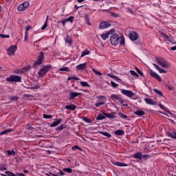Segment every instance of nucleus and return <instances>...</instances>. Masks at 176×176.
I'll return each instance as SVG.
<instances>
[{"instance_id": "obj_1", "label": "nucleus", "mask_w": 176, "mask_h": 176, "mask_svg": "<svg viewBox=\"0 0 176 176\" xmlns=\"http://www.w3.org/2000/svg\"><path fill=\"white\" fill-rule=\"evenodd\" d=\"M110 42L113 46H118L119 43L124 46V37H120L118 34H113L110 37Z\"/></svg>"}, {"instance_id": "obj_2", "label": "nucleus", "mask_w": 176, "mask_h": 176, "mask_svg": "<svg viewBox=\"0 0 176 176\" xmlns=\"http://www.w3.org/2000/svg\"><path fill=\"white\" fill-rule=\"evenodd\" d=\"M120 91L123 94V96L129 97V98H131V100H137L138 98L137 94H135V93L133 92L131 90L121 89Z\"/></svg>"}, {"instance_id": "obj_3", "label": "nucleus", "mask_w": 176, "mask_h": 176, "mask_svg": "<svg viewBox=\"0 0 176 176\" xmlns=\"http://www.w3.org/2000/svg\"><path fill=\"white\" fill-rule=\"evenodd\" d=\"M155 61L163 68H168L170 67V63L163 58H156Z\"/></svg>"}, {"instance_id": "obj_4", "label": "nucleus", "mask_w": 176, "mask_h": 176, "mask_svg": "<svg viewBox=\"0 0 176 176\" xmlns=\"http://www.w3.org/2000/svg\"><path fill=\"white\" fill-rule=\"evenodd\" d=\"M52 69V65H47L41 68L38 72V76L40 78L43 77V76L46 75L49 72V70Z\"/></svg>"}, {"instance_id": "obj_5", "label": "nucleus", "mask_w": 176, "mask_h": 176, "mask_svg": "<svg viewBox=\"0 0 176 176\" xmlns=\"http://www.w3.org/2000/svg\"><path fill=\"white\" fill-rule=\"evenodd\" d=\"M110 98L111 100H112V101H118L120 104H124V100H123V98H122V97L119 94H111Z\"/></svg>"}, {"instance_id": "obj_6", "label": "nucleus", "mask_w": 176, "mask_h": 176, "mask_svg": "<svg viewBox=\"0 0 176 176\" xmlns=\"http://www.w3.org/2000/svg\"><path fill=\"white\" fill-rule=\"evenodd\" d=\"M7 82H21V78L19 76L11 75L10 77L7 78Z\"/></svg>"}, {"instance_id": "obj_7", "label": "nucleus", "mask_w": 176, "mask_h": 176, "mask_svg": "<svg viewBox=\"0 0 176 176\" xmlns=\"http://www.w3.org/2000/svg\"><path fill=\"white\" fill-rule=\"evenodd\" d=\"M81 95L82 94H80V93L70 91V92H69L68 100L69 101H71L72 100H75V98H76V97H78V96H81Z\"/></svg>"}, {"instance_id": "obj_8", "label": "nucleus", "mask_w": 176, "mask_h": 176, "mask_svg": "<svg viewBox=\"0 0 176 176\" xmlns=\"http://www.w3.org/2000/svg\"><path fill=\"white\" fill-rule=\"evenodd\" d=\"M16 50H17V46L16 45H12L11 47H10L8 49V56H14V53L16 52Z\"/></svg>"}, {"instance_id": "obj_9", "label": "nucleus", "mask_w": 176, "mask_h": 176, "mask_svg": "<svg viewBox=\"0 0 176 176\" xmlns=\"http://www.w3.org/2000/svg\"><path fill=\"white\" fill-rule=\"evenodd\" d=\"M115 30L112 29L106 34H101L100 36L102 39H103V41H106L107 39H108V38H109V35H112V34H113Z\"/></svg>"}, {"instance_id": "obj_10", "label": "nucleus", "mask_w": 176, "mask_h": 176, "mask_svg": "<svg viewBox=\"0 0 176 176\" xmlns=\"http://www.w3.org/2000/svg\"><path fill=\"white\" fill-rule=\"evenodd\" d=\"M30 69H31V67L30 66H27L25 67L22 69H16L15 71V74H17L18 75H19L20 74H24V72H27V71H30Z\"/></svg>"}, {"instance_id": "obj_11", "label": "nucleus", "mask_w": 176, "mask_h": 176, "mask_svg": "<svg viewBox=\"0 0 176 176\" xmlns=\"http://www.w3.org/2000/svg\"><path fill=\"white\" fill-rule=\"evenodd\" d=\"M111 23L107 21H102L99 25V28L100 30H105V28H109Z\"/></svg>"}, {"instance_id": "obj_12", "label": "nucleus", "mask_w": 176, "mask_h": 176, "mask_svg": "<svg viewBox=\"0 0 176 176\" xmlns=\"http://www.w3.org/2000/svg\"><path fill=\"white\" fill-rule=\"evenodd\" d=\"M150 74H151V76H152V78H155L159 82H162V77H160V76H159V74H157V73L155 72L153 70H151Z\"/></svg>"}, {"instance_id": "obj_13", "label": "nucleus", "mask_w": 176, "mask_h": 176, "mask_svg": "<svg viewBox=\"0 0 176 176\" xmlns=\"http://www.w3.org/2000/svg\"><path fill=\"white\" fill-rule=\"evenodd\" d=\"M129 38L131 41H137L138 39V34H137L135 32H131L129 33Z\"/></svg>"}, {"instance_id": "obj_14", "label": "nucleus", "mask_w": 176, "mask_h": 176, "mask_svg": "<svg viewBox=\"0 0 176 176\" xmlns=\"http://www.w3.org/2000/svg\"><path fill=\"white\" fill-rule=\"evenodd\" d=\"M153 67H155V69L159 71L160 74H167V71H166L164 69L159 67L157 65L153 63Z\"/></svg>"}, {"instance_id": "obj_15", "label": "nucleus", "mask_w": 176, "mask_h": 176, "mask_svg": "<svg viewBox=\"0 0 176 176\" xmlns=\"http://www.w3.org/2000/svg\"><path fill=\"white\" fill-rule=\"evenodd\" d=\"M133 159H138V160H142V153L138 152L132 155Z\"/></svg>"}, {"instance_id": "obj_16", "label": "nucleus", "mask_w": 176, "mask_h": 176, "mask_svg": "<svg viewBox=\"0 0 176 176\" xmlns=\"http://www.w3.org/2000/svg\"><path fill=\"white\" fill-rule=\"evenodd\" d=\"M166 135L167 137H169V138L176 140V131H173V132H166Z\"/></svg>"}, {"instance_id": "obj_17", "label": "nucleus", "mask_w": 176, "mask_h": 176, "mask_svg": "<svg viewBox=\"0 0 176 176\" xmlns=\"http://www.w3.org/2000/svg\"><path fill=\"white\" fill-rule=\"evenodd\" d=\"M144 101L146 104H147L148 105H156V103L155 102V101L149 98H146L144 99Z\"/></svg>"}, {"instance_id": "obj_18", "label": "nucleus", "mask_w": 176, "mask_h": 176, "mask_svg": "<svg viewBox=\"0 0 176 176\" xmlns=\"http://www.w3.org/2000/svg\"><path fill=\"white\" fill-rule=\"evenodd\" d=\"M133 113H135V115H137L138 116H144V115H145V111L141 109L134 110Z\"/></svg>"}, {"instance_id": "obj_19", "label": "nucleus", "mask_w": 176, "mask_h": 176, "mask_svg": "<svg viewBox=\"0 0 176 176\" xmlns=\"http://www.w3.org/2000/svg\"><path fill=\"white\" fill-rule=\"evenodd\" d=\"M102 113L106 116V118H108V119H115V118H116V116H115V114H116L115 112H113L111 113H107L102 112Z\"/></svg>"}, {"instance_id": "obj_20", "label": "nucleus", "mask_w": 176, "mask_h": 176, "mask_svg": "<svg viewBox=\"0 0 176 176\" xmlns=\"http://www.w3.org/2000/svg\"><path fill=\"white\" fill-rule=\"evenodd\" d=\"M97 98L99 100L98 102H100L102 105H104V104H105V101H107V99L104 96H97Z\"/></svg>"}, {"instance_id": "obj_21", "label": "nucleus", "mask_w": 176, "mask_h": 176, "mask_svg": "<svg viewBox=\"0 0 176 176\" xmlns=\"http://www.w3.org/2000/svg\"><path fill=\"white\" fill-rule=\"evenodd\" d=\"M65 109H69V111H75L76 109V105L74 104H70L67 106H65Z\"/></svg>"}, {"instance_id": "obj_22", "label": "nucleus", "mask_w": 176, "mask_h": 176, "mask_svg": "<svg viewBox=\"0 0 176 176\" xmlns=\"http://www.w3.org/2000/svg\"><path fill=\"white\" fill-rule=\"evenodd\" d=\"M112 164H113V166H118V167H127V164H123L122 162H113Z\"/></svg>"}, {"instance_id": "obj_23", "label": "nucleus", "mask_w": 176, "mask_h": 176, "mask_svg": "<svg viewBox=\"0 0 176 176\" xmlns=\"http://www.w3.org/2000/svg\"><path fill=\"white\" fill-rule=\"evenodd\" d=\"M61 119H58L56 121H54L52 124H51V127H56L58 125L60 124V123H61Z\"/></svg>"}, {"instance_id": "obj_24", "label": "nucleus", "mask_w": 176, "mask_h": 176, "mask_svg": "<svg viewBox=\"0 0 176 176\" xmlns=\"http://www.w3.org/2000/svg\"><path fill=\"white\" fill-rule=\"evenodd\" d=\"M99 134H102V135H104V137H107V138H111V137H112V135L108 132L100 131Z\"/></svg>"}, {"instance_id": "obj_25", "label": "nucleus", "mask_w": 176, "mask_h": 176, "mask_svg": "<svg viewBox=\"0 0 176 176\" xmlns=\"http://www.w3.org/2000/svg\"><path fill=\"white\" fill-rule=\"evenodd\" d=\"M114 134L116 135H124V131L118 129L114 132Z\"/></svg>"}, {"instance_id": "obj_26", "label": "nucleus", "mask_w": 176, "mask_h": 176, "mask_svg": "<svg viewBox=\"0 0 176 176\" xmlns=\"http://www.w3.org/2000/svg\"><path fill=\"white\" fill-rule=\"evenodd\" d=\"M86 65H87V63H85L78 65L76 67L77 68V69H85L86 68Z\"/></svg>"}, {"instance_id": "obj_27", "label": "nucleus", "mask_w": 176, "mask_h": 176, "mask_svg": "<svg viewBox=\"0 0 176 176\" xmlns=\"http://www.w3.org/2000/svg\"><path fill=\"white\" fill-rule=\"evenodd\" d=\"M65 41L66 43H69V45H71V43H72V39L71 38L70 36L68 34L66 36Z\"/></svg>"}, {"instance_id": "obj_28", "label": "nucleus", "mask_w": 176, "mask_h": 176, "mask_svg": "<svg viewBox=\"0 0 176 176\" xmlns=\"http://www.w3.org/2000/svg\"><path fill=\"white\" fill-rule=\"evenodd\" d=\"M9 156H16V152L14 151V150L7 151V157Z\"/></svg>"}, {"instance_id": "obj_29", "label": "nucleus", "mask_w": 176, "mask_h": 176, "mask_svg": "<svg viewBox=\"0 0 176 176\" xmlns=\"http://www.w3.org/2000/svg\"><path fill=\"white\" fill-rule=\"evenodd\" d=\"M80 84L83 87H90V85H89V83L86 81H81V82H80Z\"/></svg>"}, {"instance_id": "obj_30", "label": "nucleus", "mask_w": 176, "mask_h": 176, "mask_svg": "<svg viewBox=\"0 0 176 176\" xmlns=\"http://www.w3.org/2000/svg\"><path fill=\"white\" fill-rule=\"evenodd\" d=\"M94 73H95L96 75H98V76H102V73H100V71L96 70L94 68H91Z\"/></svg>"}, {"instance_id": "obj_31", "label": "nucleus", "mask_w": 176, "mask_h": 176, "mask_svg": "<svg viewBox=\"0 0 176 176\" xmlns=\"http://www.w3.org/2000/svg\"><path fill=\"white\" fill-rule=\"evenodd\" d=\"M18 10L19 12H23V10H25V7H24V6L22 4H20L19 6H18Z\"/></svg>"}, {"instance_id": "obj_32", "label": "nucleus", "mask_w": 176, "mask_h": 176, "mask_svg": "<svg viewBox=\"0 0 176 176\" xmlns=\"http://www.w3.org/2000/svg\"><path fill=\"white\" fill-rule=\"evenodd\" d=\"M105 119V116L100 113L96 118V120H104Z\"/></svg>"}, {"instance_id": "obj_33", "label": "nucleus", "mask_w": 176, "mask_h": 176, "mask_svg": "<svg viewBox=\"0 0 176 176\" xmlns=\"http://www.w3.org/2000/svg\"><path fill=\"white\" fill-rule=\"evenodd\" d=\"M49 17L47 16V19L44 23V25L41 27V30L43 31L44 30H46V28L47 27V19Z\"/></svg>"}, {"instance_id": "obj_34", "label": "nucleus", "mask_w": 176, "mask_h": 176, "mask_svg": "<svg viewBox=\"0 0 176 176\" xmlns=\"http://www.w3.org/2000/svg\"><path fill=\"white\" fill-rule=\"evenodd\" d=\"M153 92L156 93V94H158V96H163V93H162L161 91L157 89H154Z\"/></svg>"}, {"instance_id": "obj_35", "label": "nucleus", "mask_w": 176, "mask_h": 176, "mask_svg": "<svg viewBox=\"0 0 176 176\" xmlns=\"http://www.w3.org/2000/svg\"><path fill=\"white\" fill-rule=\"evenodd\" d=\"M44 57H45V55L43 54V52H41L39 56H38L37 60H41V61H43Z\"/></svg>"}, {"instance_id": "obj_36", "label": "nucleus", "mask_w": 176, "mask_h": 176, "mask_svg": "<svg viewBox=\"0 0 176 176\" xmlns=\"http://www.w3.org/2000/svg\"><path fill=\"white\" fill-rule=\"evenodd\" d=\"M63 171H65V173H68L69 174H71L72 173V169L69 168H63Z\"/></svg>"}, {"instance_id": "obj_37", "label": "nucleus", "mask_w": 176, "mask_h": 176, "mask_svg": "<svg viewBox=\"0 0 176 176\" xmlns=\"http://www.w3.org/2000/svg\"><path fill=\"white\" fill-rule=\"evenodd\" d=\"M10 131H12V129L5 130L3 131H1L0 132V135H5V134H8V133H10Z\"/></svg>"}, {"instance_id": "obj_38", "label": "nucleus", "mask_w": 176, "mask_h": 176, "mask_svg": "<svg viewBox=\"0 0 176 176\" xmlns=\"http://www.w3.org/2000/svg\"><path fill=\"white\" fill-rule=\"evenodd\" d=\"M120 118H121V119H124V120H126V119H127V116L122 113H118Z\"/></svg>"}, {"instance_id": "obj_39", "label": "nucleus", "mask_w": 176, "mask_h": 176, "mask_svg": "<svg viewBox=\"0 0 176 176\" xmlns=\"http://www.w3.org/2000/svg\"><path fill=\"white\" fill-rule=\"evenodd\" d=\"M85 19L87 24H88V25H91V23H90V20L89 19V16L85 15Z\"/></svg>"}, {"instance_id": "obj_40", "label": "nucleus", "mask_w": 176, "mask_h": 176, "mask_svg": "<svg viewBox=\"0 0 176 176\" xmlns=\"http://www.w3.org/2000/svg\"><path fill=\"white\" fill-rule=\"evenodd\" d=\"M74 19H75V17H74V16H69V18L65 19V21L67 23H68V21H70V23H72L74 21Z\"/></svg>"}, {"instance_id": "obj_41", "label": "nucleus", "mask_w": 176, "mask_h": 176, "mask_svg": "<svg viewBox=\"0 0 176 176\" xmlns=\"http://www.w3.org/2000/svg\"><path fill=\"white\" fill-rule=\"evenodd\" d=\"M149 157H151V155L148 154H144V155L142 154V159H144V160H146V159H149Z\"/></svg>"}, {"instance_id": "obj_42", "label": "nucleus", "mask_w": 176, "mask_h": 176, "mask_svg": "<svg viewBox=\"0 0 176 176\" xmlns=\"http://www.w3.org/2000/svg\"><path fill=\"white\" fill-rule=\"evenodd\" d=\"M43 118H44V119H52V118H53V116L52 115L43 114Z\"/></svg>"}, {"instance_id": "obj_43", "label": "nucleus", "mask_w": 176, "mask_h": 176, "mask_svg": "<svg viewBox=\"0 0 176 176\" xmlns=\"http://www.w3.org/2000/svg\"><path fill=\"white\" fill-rule=\"evenodd\" d=\"M63 129H65V126L63 124H60L58 127H56V130L59 131H61V130H63Z\"/></svg>"}, {"instance_id": "obj_44", "label": "nucleus", "mask_w": 176, "mask_h": 176, "mask_svg": "<svg viewBox=\"0 0 176 176\" xmlns=\"http://www.w3.org/2000/svg\"><path fill=\"white\" fill-rule=\"evenodd\" d=\"M87 54H89V51L87 50H85L82 52L81 57H85V56H87Z\"/></svg>"}, {"instance_id": "obj_45", "label": "nucleus", "mask_w": 176, "mask_h": 176, "mask_svg": "<svg viewBox=\"0 0 176 176\" xmlns=\"http://www.w3.org/2000/svg\"><path fill=\"white\" fill-rule=\"evenodd\" d=\"M130 74L131 75H132L133 76H136L137 78H138V75L137 74V72H135L134 70H130Z\"/></svg>"}, {"instance_id": "obj_46", "label": "nucleus", "mask_w": 176, "mask_h": 176, "mask_svg": "<svg viewBox=\"0 0 176 176\" xmlns=\"http://www.w3.org/2000/svg\"><path fill=\"white\" fill-rule=\"evenodd\" d=\"M116 80H117V82H118V83H120L121 85L124 86L125 83L122 79L117 77Z\"/></svg>"}, {"instance_id": "obj_47", "label": "nucleus", "mask_w": 176, "mask_h": 176, "mask_svg": "<svg viewBox=\"0 0 176 176\" xmlns=\"http://www.w3.org/2000/svg\"><path fill=\"white\" fill-rule=\"evenodd\" d=\"M59 71H65V72H69V69L68 67H65L59 69Z\"/></svg>"}, {"instance_id": "obj_48", "label": "nucleus", "mask_w": 176, "mask_h": 176, "mask_svg": "<svg viewBox=\"0 0 176 176\" xmlns=\"http://www.w3.org/2000/svg\"><path fill=\"white\" fill-rule=\"evenodd\" d=\"M111 87H113V88H116V87H118V84H116L115 82H113V81H111Z\"/></svg>"}, {"instance_id": "obj_49", "label": "nucleus", "mask_w": 176, "mask_h": 176, "mask_svg": "<svg viewBox=\"0 0 176 176\" xmlns=\"http://www.w3.org/2000/svg\"><path fill=\"white\" fill-rule=\"evenodd\" d=\"M39 87H41V84L37 83L36 85H33V86L31 87V89H39Z\"/></svg>"}, {"instance_id": "obj_50", "label": "nucleus", "mask_w": 176, "mask_h": 176, "mask_svg": "<svg viewBox=\"0 0 176 176\" xmlns=\"http://www.w3.org/2000/svg\"><path fill=\"white\" fill-rule=\"evenodd\" d=\"M6 174L8 176H16V175L10 171H6Z\"/></svg>"}, {"instance_id": "obj_51", "label": "nucleus", "mask_w": 176, "mask_h": 176, "mask_svg": "<svg viewBox=\"0 0 176 176\" xmlns=\"http://www.w3.org/2000/svg\"><path fill=\"white\" fill-rule=\"evenodd\" d=\"M22 4L24 6V8L26 9L28 6H30V3L28 1H24Z\"/></svg>"}, {"instance_id": "obj_52", "label": "nucleus", "mask_w": 176, "mask_h": 176, "mask_svg": "<svg viewBox=\"0 0 176 176\" xmlns=\"http://www.w3.org/2000/svg\"><path fill=\"white\" fill-rule=\"evenodd\" d=\"M34 64V65H41V64H42V60L37 59V60Z\"/></svg>"}, {"instance_id": "obj_53", "label": "nucleus", "mask_w": 176, "mask_h": 176, "mask_svg": "<svg viewBox=\"0 0 176 176\" xmlns=\"http://www.w3.org/2000/svg\"><path fill=\"white\" fill-rule=\"evenodd\" d=\"M10 98L12 101H17V100H19V98H17L16 96H11Z\"/></svg>"}, {"instance_id": "obj_54", "label": "nucleus", "mask_w": 176, "mask_h": 176, "mask_svg": "<svg viewBox=\"0 0 176 176\" xmlns=\"http://www.w3.org/2000/svg\"><path fill=\"white\" fill-rule=\"evenodd\" d=\"M72 151H76L77 149H79L80 151H82V148H80L79 146H74L72 147Z\"/></svg>"}, {"instance_id": "obj_55", "label": "nucleus", "mask_w": 176, "mask_h": 176, "mask_svg": "<svg viewBox=\"0 0 176 176\" xmlns=\"http://www.w3.org/2000/svg\"><path fill=\"white\" fill-rule=\"evenodd\" d=\"M135 68H136V71H137L138 74H139V75H141L142 76H143L144 74L142 73V72H141V70H140V69H138L137 67H135Z\"/></svg>"}, {"instance_id": "obj_56", "label": "nucleus", "mask_w": 176, "mask_h": 176, "mask_svg": "<svg viewBox=\"0 0 176 176\" xmlns=\"http://www.w3.org/2000/svg\"><path fill=\"white\" fill-rule=\"evenodd\" d=\"M25 42H27L28 41V32H25V38H24Z\"/></svg>"}, {"instance_id": "obj_57", "label": "nucleus", "mask_w": 176, "mask_h": 176, "mask_svg": "<svg viewBox=\"0 0 176 176\" xmlns=\"http://www.w3.org/2000/svg\"><path fill=\"white\" fill-rule=\"evenodd\" d=\"M111 16H112V17H119V14L115 12H111Z\"/></svg>"}, {"instance_id": "obj_58", "label": "nucleus", "mask_w": 176, "mask_h": 176, "mask_svg": "<svg viewBox=\"0 0 176 176\" xmlns=\"http://www.w3.org/2000/svg\"><path fill=\"white\" fill-rule=\"evenodd\" d=\"M107 76H109V78H112L113 79H118V76H113V75H111L109 74H107Z\"/></svg>"}, {"instance_id": "obj_59", "label": "nucleus", "mask_w": 176, "mask_h": 176, "mask_svg": "<svg viewBox=\"0 0 176 176\" xmlns=\"http://www.w3.org/2000/svg\"><path fill=\"white\" fill-rule=\"evenodd\" d=\"M84 122H86L87 123H90V120L87 119V118L84 117L83 118Z\"/></svg>"}, {"instance_id": "obj_60", "label": "nucleus", "mask_w": 176, "mask_h": 176, "mask_svg": "<svg viewBox=\"0 0 176 176\" xmlns=\"http://www.w3.org/2000/svg\"><path fill=\"white\" fill-rule=\"evenodd\" d=\"M58 23H62L63 27L65 25V23H67V21L65 20H62L60 21H58Z\"/></svg>"}, {"instance_id": "obj_61", "label": "nucleus", "mask_w": 176, "mask_h": 176, "mask_svg": "<svg viewBox=\"0 0 176 176\" xmlns=\"http://www.w3.org/2000/svg\"><path fill=\"white\" fill-rule=\"evenodd\" d=\"M100 105H102L100 102H97L95 104V107H96L97 108H98V107H100Z\"/></svg>"}, {"instance_id": "obj_62", "label": "nucleus", "mask_w": 176, "mask_h": 176, "mask_svg": "<svg viewBox=\"0 0 176 176\" xmlns=\"http://www.w3.org/2000/svg\"><path fill=\"white\" fill-rule=\"evenodd\" d=\"M16 176H25V175L20 173H16Z\"/></svg>"}, {"instance_id": "obj_63", "label": "nucleus", "mask_w": 176, "mask_h": 176, "mask_svg": "<svg viewBox=\"0 0 176 176\" xmlns=\"http://www.w3.org/2000/svg\"><path fill=\"white\" fill-rule=\"evenodd\" d=\"M30 30H31V26H30V25L27 26L26 29H25V31H26L25 32L30 31Z\"/></svg>"}, {"instance_id": "obj_64", "label": "nucleus", "mask_w": 176, "mask_h": 176, "mask_svg": "<svg viewBox=\"0 0 176 176\" xmlns=\"http://www.w3.org/2000/svg\"><path fill=\"white\" fill-rule=\"evenodd\" d=\"M28 129L30 131H32V130H34V127L31 126H28Z\"/></svg>"}]
</instances>
